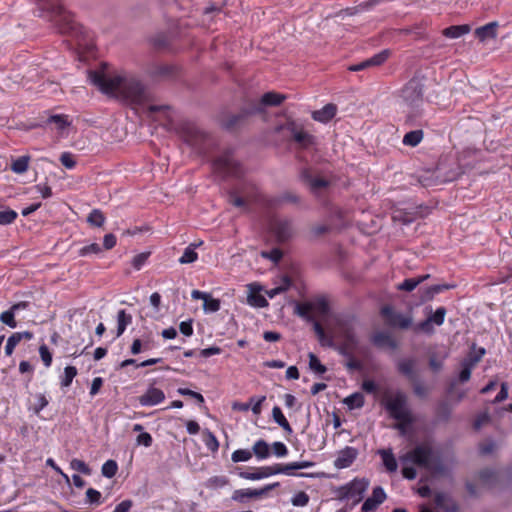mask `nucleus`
<instances>
[{
    "label": "nucleus",
    "mask_w": 512,
    "mask_h": 512,
    "mask_svg": "<svg viewBox=\"0 0 512 512\" xmlns=\"http://www.w3.org/2000/svg\"><path fill=\"white\" fill-rule=\"evenodd\" d=\"M88 78L105 95L136 105H143L151 100L148 88L134 76L109 77L103 71L89 70Z\"/></svg>",
    "instance_id": "nucleus-1"
},
{
    "label": "nucleus",
    "mask_w": 512,
    "mask_h": 512,
    "mask_svg": "<svg viewBox=\"0 0 512 512\" xmlns=\"http://www.w3.org/2000/svg\"><path fill=\"white\" fill-rule=\"evenodd\" d=\"M39 7L38 16H45L53 22L58 32L75 38L79 45H87L88 32L79 24L71 12L67 11L60 0H34Z\"/></svg>",
    "instance_id": "nucleus-2"
},
{
    "label": "nucleus",
    "mask_w": 512,
    "mask_h": 512,
    "mask_svg": "<svg viewBox=\"0 0 512 512\" xmlns=\"http://www.w3.org/2000/svg\"><path fill=\"white\" fill-rule=\"evenodd\" d=\"M425 78L413 76L398 92L399 103L406 113V123L413 124L422 116Z\"/></svg>",
    "instance_id": "nucleus-3"
},
{
    "label": "nucleus",
    "mask_w": 512,
    "mask_h": 512,
    "mask_svg": "<svg viewBox=\"0 0 512 512\" xmlns=\"http://www.w3.org/2000/svg\"><path fill=\"white\" fill-rule=\"evenodd\" d=\"M401 460L404 463L410 462L432 473L441 474L445 471L440 452L428 441L416 445L415 448L402 456Z\"/></svg>",
    "instance_id": "nucleus-4"
},
{
    "label": "nucleus",
    "mask_w": 512,
    "mask_h": 512,
    "mask_svg": "<svg viewBox=\"0 0 512 512\" xmlns=\"http://www.w3.org/2000/svg\"><path fill=\"white\" fill-rule=\"evenodd\" d=\"M213 172L222 180L240 178L244 174L242 165L234 158V150L225 149L212 160Z\"/></svg>",
    "instance_id": "nucleus-5"
},
{
    "label": "nucleus",
    "mask_w": 512,
    "mask_h": 512,
    "mask_svg": "<svg viewBox=\"0 0 512 512\" xmlns=\"http://www.w3.org/2000/svg\"><path fill=\"white\" fill-rule=\"evenodd\" d=\"M181 129L185 143L193 147L200 155L206 156L210 153L214 140L209 133L193 123H185Z\"/></svg>",
    "instance_id": "nucleus-6"
},
{
    "label": "nucleus",
    "mask_w": 512,
    "mask_h": 512,
    "mask_svg": "<svg viewBox=\"0 0 512 512\" xmlns=\"http://www.w3.org/2000/svg\"><path fill=\"white\" fill-rule=\"evenodd\" d=\"M369 480L366 478H354L352 481L336 488V498L340 501L353 500L350 509L362 501L365 492L369 487Z\"/></svg>",
    "instance_id": "nucleus-7"
},
{
    "label": "nucleus",
    "mask_w": 512,
    "mask_h": 512,
    "mask_svg": "<svg viewBox=\"0 0 512 512\" xmlns=\"http://www.w3.org/2000/svg\"><path fill=\"white\" fill-rule=\"evenodd\" d=\"M254 115H257V110L253 109L250 102H247L237 113H222L219 121L222 128L227 131H234L244 126L248 119Z\"/></svg>",
    "instance_id": "nucleus-8"
},
{
    "label": "nucleus",
    "mask_w": 512,
    "mask_h": 512,
    "mask_svg": "<svg viewBox=\"0 0 512 512\" xmlns=\"http://www.w3.org/2000/svg\"><path fill=\"white\" fill-rule=\"evenodd\" d=\"M383 405L396 421H411L412 413L407 405V396L403 392L397 391L393 397L386 398Z\"/></svg>",
    "instance_id": "nucleus-9"
},
{
    "label": "nucleus",
    "mask_w": 512,
    "mask_h": 512,
    "mask_svg": "<svg viewBox=\"0 0 512 512\" xmlns=\"http://www.w3.org/2000/svg\"><path fill=\"white\" fill-rule=\"evenodd\" d=\"M146 73L154 81L174 80L179 76L180 68L173 64L152 63Z\"/></svg>",
    "instance_id": "nucleus-10"
},
{
    "label": "nucleus",
    "mask_w": 512,
    "mask_h": 512,
    "mask_svg": "<svg viewBox=\"0 0 512 512\" xmlns=\"http://www.w3.org/2000/svg\"><path fill=\"white\" fill-rule=\"evenodd\" d=\"M271 231L278 243H286L295 235L294 223L290 218H278L271 224Z\"/></svg>",
    "instance_id": "nucleus-11"
},
{
    "label": "nucleus",
    "mask_w": 512,
    "mask_h": 512,
    "mask_svg": "<svg viewBox=\"0 0 512 512\" xmlns=\"http://www.w3.org/2000/svg\"><path fill=\"white\" fill-rule=\"evenodd\" d=\"M380 315L384 318L386 325L392 328L408 329L412 324L410 317L395 311L390 305H385L380 309Z\"/></svg>",
    "instance_id": "nucleus-12"
},
{
    "label": "nucleus",
    "mask_w": 512,
    "mask_h": 512,
    "mask_svg": "<svg viewBox=\"0 0 512 512\" xmlns=\"http://www.w3.org/2000/svg\"><path fill=\"white\" fill-rule=\"evenodd\" d=\"M279 486V482H274L267 484L260 489H238L233 492L231 499L239 503H245L248 499H256L266 496L270 491Z\"/></svg>",
    "instance_id": "nucleus-13"
},
{
    "label": "nucleus",
    "mask_w": 512,
    "mask_h": 512,
    "mask_svg": "<svg viewBox=\"0 0 512 512\" xmlns=\"http://www.w3.org/2000/svg\"><path fill=\"white\" fill-rule=\"evenodd\" d=\"M286 99V96L284 94L270 91L264 93L259 101H249L252 105L253 109L257 110V115L264 114L266 107H276L280 106L284 100Z\"/></svg>",
    "instance_id": "nucleus-14"
},
{
    "label": "nucleus",
    "mask_w": 512,
    "mask_h": 512,
    "mask_svg": "<svg viewBox=\"0 0 512 512\" xmlns=\"http://www.w3.org/2000/svg\"><path fill=\"white\" fill-rule=\"evenodd\" d=\"M390 54L391 51L389 49H384L358 64L349 66L348 70L357 72L368 69L370 67L381 66L389 58Z\"/></svg>",
    "instance_id": "nucleus-15"
},
{
    "label": "nucleus",
    "mask_w": 512,
    "mask_h": 512,
    "mask_svg": "<svg viewBox=\"0 0 512 512\" xmlns=\"http://www.w3.org/2000/svg\"><path fill=\"white\" fill-rule=\"evenodd\" d=\"M154 385L155 382L150 384L146 392L139 396L138 400L141 406H155L165 400L164 392Z\"/></svg>",
    "instance_id": "nucleus-16"
},
{
    "label": "nucleus",
    "mask_w": 512,
    "mask_h": 512,
    "mask_svg": "<svg viewBox=\"0 0 512 512\" xmlns=\"http://www.w3.org/2000/svg\"><path fill=\"white\" fill-rule=\"evenodd\" d=\"M387 498L384 489L381 486H376L369 496L362 504V512H374L379 505H381Z\"/></svg>",
    "instance_id": "nucleus-17"
},
{
    "label": "nucleus",
    "mask_w": 512,
    "mask_h": 512,
    "mask_svg": "<svg viewBox=\"0 0 512 512\" xmlns=\"http://www.w3.org/2000/svg\"><path fill=\"white\" fill-rule=\"evenodd\" d=\"M343 338L344 342L337 347V350L342 356H350L359 344L358 337L352 328H347L343 332Z\"/></svg>",
    "instance_id": "nucleus-18"
},
{
    "label": "nucleus",
    "mask_w": 512,
    "mask_h": 512,
    "mask_svg": "<svg viewBox=\"0 0 512 512\" xmlns=\"http://www.w3.org/2000/svg\"><path fill=\"white\" fill-rule=\"evenodd\" d=\"M358 456V450L351 446H346L338 452V456L334 460V466L338 469L350 467Z\"/></svg>",
    "instance_id": "nucleus-19"
},
{
    "label": "nucleus",
    "mask_w": 512,
    "mask_h": 512,
    "mask_svg": "<svg viewBox=\"0 0 512 512\" xmlns=\"http://www.w3.org/2000/svg\"><path fill=\"white\" fill-rule=\"evenodd\" d=\"M417 360L415 358H404L397 362V371L405 376L410 382H415L418 378L416 372Z\"/></svg>",
    "instance_id": "nucleus-20"
},
{
    "label": "nucleus",
    "mask_w": 512,
    "mask_h": 512,
    "mask_svg": "<svg viewBox=\"0 0 512 512\" xmlns=\"http://www.w3.org/2000/svg\"><path fill=\"white\" fill-rule=\"evenodd\" d=\"M370 341L377 348L387 347L391 350H396L398 348L397 341L389 333L384 331L373 333L370 337Z\"/></svg>",
    "instance_id": "nucleus-21"
},
{
    "label": "nucleus",
    "mask_w": 512,
    "mask_h": 512,
    "mask_svg": "<svg viewBox=\"0 0 512 512\" xmlns=\"http://www.w3.org/2000/svg\"><path fill=\"white\" fill-rule=\"evenodd\" d=\"M236 469L239 470V477L247 480H260L275 475L274 465L258 467L253 472L242 471L238 467Z\"/></svg>",
    "instance_id": "nucleus-22"
},
{
    "label": "nucleus",
    "mask_w": 512,
    "mask_h": 512,
    "mask_svg": "<svg viewBox=\"0 0 512 512\" xmlns=\"http://www.w3.org/2000/svg\"><path fill=\"white\" fill-rule=\"evenodd\" d=\"M301 179L310 186L312 193H317L319 190L329 186L328 180L320 177H314L308 169L302 170Z\"/></svg>",
    "instance_id": "nucleus-23"
},
{
    "label": "nucleus",
    "mask_w": 512,
    "mask_h": 512,
    "mask_svg": "<svg viewBox=\"0 0 512 512\" xmlns=\"http://www.w3.org/2000/svg\"><path fill=\"white\" fill-rule=\"evenodd\" d=\"M337 113V106L333 103L326 104L322 109L312 112V119L320 123H328Z\"/></svg>",
    "instance_id": "nucleus-24"
},
{
    "label": "nucleus",
    "mask_w": 512,
    "mask_h": 512,
    "mask_svg": "<svg viewBox=\"0 0 512 512\" xmlns=\"http://www.w3.org/2000/svg\"><path fill=\"white\" fill-rule=\"evenodd\" d=\"M446 289H448V284L432 285L425 288L420 287L417 291L419 294V302L417 304H422L433 299L436 294Z\"/></svg>",
    "instance_id": "nucleus-25"
},
{
    "label": "nucleus",
    "mask_w": 512,
    "mask_h": 512,
    "mask_svg": "<svg viewBox=\"0 0 512 512\" xmlns=\"http://www.w3.org/2000/svg\"><path fill=\"white\" fill-rule=\"evenodd\" d=\"M313 312V303L311 301L296 303L294 313L309 323L316 320Z\"/></svg>",
    "instance_id": "nucleus-26"
},
{
    "label": "nucleus",
    "mask_w": 512,
    "mask_h": 512,
    "mask_svg": "<svg viewBox=\"0 0 512 512\" xmlns=\"http://www.w3.org/2000/svg\"><path fill=\"white\" fill-rule=\"evenodd\" d=\"M497 22H490L484 26L478 27L475 30V36L480 41H485L487 39H493L497 36Z\"/></svg>",
    "instance_id": "nucleus-27"
},
{
    "label": "nucleus",
    "mask_w": 512,
    "mask_h": 512,
    "mask_svg": "<svg viewBox=\"0 0 512 512\" xmlns=\"http://www.w3.org/2000/svg\"><path fill=\"white\" fill-rule=\"evenodd\" d=\"M292 140L302 149H308L316 143L315 136L306 132L304 128L296 133Z\"/></svg>",
    "instance_id": "nucleus-28"
},
{
    "label": "nucleus",
    "mask_w": 512,
    "mask_h": 512,
    "mask_svg": "<svg viewBox=\"0 0 512 512\" xmlns=\"http://www.w3.org/2000/svg\"><path fill=\"white\" fill-rule=\"evenodd\" d=\"M24 306H25L24 302L14 304L13 306H11L10 309L1 313L0 321L3 324L9 326L10 328H15L17 326V322L15 320V310H18L20 307H24Z\"/></svg>",
    "instance_id": "nucleus-29"
},
{
    "label": "nucleus",
    "mask_w": 512,
    "mask_h": 512,
    "mask_svg": "<svg viewBox=\"0 0 512 512\" xmlns=\"http://www.w3.org/2000/svg\"><path fill=\"white\" fill-rule=\"evenodd\" d=\"M378 454L381 456L383 465L385 466L386 470L390 473L396 472L398 464L392 450L381 449L378 451Z\"/></svg>",
    "instance_id": "nucleus-30"
},
{
    "label": "nucleus",
    "mask_w": 512,
    "mask_h": 512,
    "mask_svg": "<svg viewBox=\"0 0 512 512\" xmlns=\"http://www.w3.org/2000/svg\"><path fill=\"white\" fill-rule=\"evenodd\" d=\"M255 455L257 459H267L271 455L270 445L264 440H257L252 447V455Z\"/></svg>",
    "instance_id": "nucleus-31"
},
{
    "label": "nucleus",
    "mask_w": 512,
    "mask_h": 512,
    "mask_svg": "<svg viewBox=\"0 0 512 512\" xmlns=\"http://www.w3.org/2000/svg\"><path fill=\"white\" fill-rule=\"evenodd\" d=\"M151 44L157 51H166L170 49L171 38L166 33H158L151 38Z\"/></svg>",
    "instance_id": "nucleus-32"
},
{
    "label": "nucleus",
    "mask_w": 512,
    "mask_h": 512,
    "mask_svg": "<svg viewBox=\"0 0 512 512\" xmlns=\"http://www.w3.org/2000/svg\"><path fill=\"white\" fill-rule=\"evenodd\" d=\"M312 324L320 344L322 346L334 347V341L332 337L326 334L323 326L317 320L313 321Z\"/></svg>",
    "instance_id": "nucleus-33"
},
{
    "label": "nucleus",
    "mask_w": 512,
    "mask_h": 512,
    "mask_svg": "<svg viewBox=\"0 0 512 512\" xmlns=\"http://www.w3.org/2000/svg\"><path fill=\"white\" fill-rule=\"evenodd\" d=\"M486 350L483 347H476L475 344L472 345L470 352L463 358V361L468 363L470 366H475L485 355Z\"/></svg>",
    "instance_id": "nucleus-34"
},
{
    "label": "nucleus",
    "mask_w": 512,
    "mask_h": 512,
    "mask_svg": "<svg viewBox=\"0 0 512 512\" xmlns=\"http://www.w3.org/2000/svg\"><path fill=\"white\" fill-rule=\"evenodd\" d=\"M430 277L429 274L421 275L414 278L405 279L401 284L398 285L399 290L411 292L421 283H423L426 279Z\"/></svg>",
    "instance_id": "nucleus-35"
},
{
    "label": "nucleus",
    "mask_w": 512,
    "mask_h": 512,
    "mask_svg": "<svg viewBox=\"0 0 512 512\" xmlns=\"http://www.w3.org/2000/svg\"><path fill=\"white\" fill-rule=\"evenodd\" d=\"M272 417L273 420L287 433H292L293 430L291 428V425L287 421L286 417L284 416L281 408L279 406H274L272 409Z\"/></svg>",
    "instance_id": "nucleus-36"
},
{
    "label": "nucleus",
    "mask_w": 512,
    "mask_h": 512,
    "mask_svg": "<svg viewBox=\"0 0 512 512\" xmlns=\"http://www.w3.org/2000/svg\"><path fill=\"white\" fill-rule=\"evenodd\" d=\"M131 323L132 315L127 313L124 309L119 310L117 314V337H120Z\"/></svg>",
    "instance_id": "nucleus-37"
},
{
    "label": "nucleus",
    "mask_w": 512,
    "mask_h": 512,
    "mask_svg": "<svg viewBox=\"0 0 512 512\" xmlns=\"http://www.w3.org/2000/svg\"><path fill=\"white\" fill-rule=\"evenodd\" d=\"M418 180L423 187H433L437 186L440 183L446 182V179L439 180L435 171H426L425 173L419 176Z\"/></svg>",
    "instance_id": "nucleus-38"
},
{
    "label": "nucleus",
    "mask_w": 512,
    "mask_h": 512,
    "mask_svg": "<svg viewBox=\"0 0 512 512\" xmlns=\"http://www.w3.org/2000/svg\"><path fill=\"white\" fill-rule=\"evenodd\" d=\"M274 471H275V475L286 474V475H295V476H299V477H313V474H310V473H298V474L294 473L293 471H295V469H294L293 462L288 463V464L276 463V464H274Z\"/></svg>",
    "instance_id": "nucleus-39"
},
{
    "label": "nucleus",
    "mask_w": 512,
    "mask_h": 512,
    "mask_svg": "<svg viewBox=\"0 0 512 512\" xmlns=\"http://www.w3.org/2000/svg\"><path fill=\"white\" fill-rule=\"evenodd\" d=\"M423 139V131L421 129L412 130L403 137V144L410 147L417 146Z\"/></svg>",
    "instance_id": "nucleus-40"
},
{
    "label": "nucleus",
    "mask_w": 512,
    "mask_h": 512,
    "mask_svg": "<svg viewBox=\"0 0 512 512\" xmlns=\"http://www.w3.org/2000/svg\"><path fill=\"white\" fill-rule=\"evenodd\" d=\"M30 159L31 158L29 155L18 157L17 159L13 160L11 164V170L16 174L25 173L29 168Z\"/></svg>",
    "instance_id": "nucleus-41"
},
{
    "label": "nucleus",
    "mask_w": 512,
    "mask_h": 512,
    "mask_svg": "<svg viewBox=\"0 0 512 512\" xmlns=\"http://www.w3.org/2000/svg\"><path fill=\"white\" fill-rule=\"evenodd\" d=\"M478 478L483 485L491 487L496 482V471L491 468H484L479 471Z\"/></svg>",
    "instance_id": "nucleus-42"
},
{
    "label": "nucleus",
    "mask_w": 512,
    "mask_h": 512,
    "mask_svg": "<svg viewBox=\"0 0 512 512\" xmlns=\"http://www.w3.org/2000/svg\"><path fill=\"white\" fill-rule=\"evenodd\" d=\"M364 402V396L360 392H355L344 399V403L350 410L362 408Z\"/></svg>",
    "instance_id": "nucleus-43"
},
{
    "label": "nucleus",
    "mask_w": 512,
    "mask_h": 512,
    "mask_svg": "<svg viewBox=\"0 0 512 512\" xmlns=\"http://www.w3.org/2000/svg\"><path fill=\"white\" fill-rule=\"evenodd\" d=\"M248 304L253 307L264 308L269 305L266 298L259 291H251L247 297Z\"/></svg>",
    "instance_id": "nucleus-44"
},
{
    "label": "nucleus",
    "mask_w": 512,
    "mask_h": 512,
    "mask_svg": "<svg viewBox=\"0 0 512 512\" xmlns=\"http://www.w3.org/2000/svg\"><path fill=\"white\" fill-rule=\"evenodd\" d=\"M309 357V368L316 374L322 375L326 373L327 367L321 363L319 358L312 352L308 354Z\"/></svg>",
    "instance_id": "nucleus-45"
},
{
    "label": "nucleus",
    "mask_w": 512,
    "mask_h": 512,
    "mask_svg": "<svg viewBox=\"0 0 512 512\" xmlns=\"http://www.w3.org/2000/svg\"><path fill=\"white\" fill-rule=\"evenodd\" d=\"M196 244H190L185 250L183 255L180 257L179 262L181 264H190L198 259V254L195 252Z\"/></svg>",
    "instance_id": "nucleus-46"
},
{
    "label": "nucleus",
    "mask_w": 512,
    "mask_h": 512,
    "mask_svg": "<svg viewBox=\"0 0 512 512\" xmlns=\"http://www.w3.org/2000/svg\"><path fill=\"white\" fill-rule=\"evenodd\" d=\"M105 219V215L101 210L93 209L87 217V222L91 226L102 227L105 222Z\"/></svg>",
    "instance_id": "nucleus-47"
},
{
    "label": "nucleus",
    "mask_w": 512,
    "mask_h": 512,
    "mask_svg": "<svg viewBox=\"0 0 512 512\" xmlns=\"http://www.w3.org/2000/svg\"><path fill=\"white\" fill-rule=\"evenodd\" d=\"M77 368L75 366H66L64 369V375L61 378L60 385L62 388L69 387L73 379L77 375Z\"/></svg>",
    "instance_id": "nucleus-48"
},
{
    "label": "nucleus",
    "mask_w": 512,
    "mask_h": 512,
    "mask_svg": "<svg viewBox=\"0 0 512 512\" xmlns=\"http://www.w3.org/2000/svg\"><path fill=\"white\" fill-rule=\"evenodd\" d=\"M303 125L296 122L293 119H287V121L281 125L278 130H285L289 133L291 139L298 133L301 129H303Z\"/></svg>",
    "instance_id": "nucleus-49"
},
{
    "label": "nucleus",
    "mask_w": 512,
    "mask_h": 512,
    "mask_svg": "<svg viewBox=\"0 0 512 512\" xmlns=\"http://www.w3.org/2000/svg\"><path fill=\"white\" fill-rule=\"evenodd\" d=\"M118 471V464L115 460L109 459L102 465V475L107 478H112Z\"/></svg>",
    "instance_id": "nucleus-50"
},
{
    "label": "nucleus",
    "mask_w": 512,
    "mask_h": 512,
    "mask_svg": "<svg viewBox=\"0 0 512 512\" xmlns=\"http://www.w3.org/2000/svg\"><path fill=\"white\" fill-rule=\"evenodd\" d=\"M18 217L16 211L11 208L0 211V225L6 226L12 224Z\"/></svg>",
    "instance_id": "nucleus-51"
},
{
    "label": "nucleus",
    "mask_w": 512,
    "mask_h": 512,
    "mask_svg": "<svg viewBox=\"0 0 512 512\" xmlns=\"http://www.w3.org/2000/svg\"><path fill=\"white\" fill-rule=\"evenodd\" d=\"M313 303V311L318 312L322 315L329 313L330 307L328 301L324 297H318L311 301Z\"/></svg>",
    "instance_id": "nucleus-52"
},
{
    "label": "nucleus",
    "mask_w": 512,
    "mask_h": 512,
    "mask_svg": "<svg viewBox=\"0 0 512 512\" xmlns=\"http://www.w3.org/2000/svg\"><path fill=\"white\" fill-rule=\"evenodd\" d=\"M252 458V450L238 449L235 450L231 455V460L234 463L246 462Z\"/></svg>",
    "instance_id": "nucleus-53"
},
{
    "label": "nucleus",
    "mask_w": 512,
    "mask_h": 512,
    "mask_svg": "<svg viewBox=\"0 0 512 512\" xmlns=\"http://www.w3.org/2000/svg\"><path fill=\"white\" fill-rule=\"evenodd\" d=\"M230 483L226 476H213L207 480L206 486L211 489L222 488Z\"/></svg>",
    "instance_id": "nucleus-54"
},
{
    "label": "nucleus",
    "mask_w": 512,
    "mask_h": 512,
    "mask_svg": "<svg viewBox=\"0 0 512 512\" xmlns=\"http://www.w3.org/2000/svg\"><path fill=\"white\" fill-rule=\"evenodd\" d=\"M471 30L470 25H450V38H459L465 34H468Z\"/></svg>",
    "instance_id": "nucleus-55"
},
{
    "label": "nucleus",
    "mask_w": 512,
    "mask_h": 512,
    "mask_svg": "<svg viewBox=\"0 0 512 512\" xmlns=\"http://www.w3.org/2000/svg\"><path fill=\"white\" fill-rule=\"evenodd\" d=\"M204 442H205L206 447L211 452H216L219 448V442H218L216 436L209 430L205 431Z\"/></svg>",
    "instance_id": "nucleus-56"
},
{
    "label": "nucleus",
    "mask_w": 512,
    "mask_h": 512,
    "mask_svg": "<svg viewBox=\"0 0 512 512\" xmlns=\"http://www.w3.org/2000/svg\"><path fill=\"white\" fill-rule=\"evenodd\" d=\"M71 469L78 471L84 475H90L91 474V468L82 460L80 459H72L70 462Z\"/></svg>",
    "instance_id": "nucleus-57"
},
{
    "label": "nucleus",
    "mask_w": 512,
    "mask_h": 512,
    "mask_svg": "<svg viewBox=\"0 0 512 512\" xmlns=\"http://www.w3.org/2000/svg\"><path fill=\"white\" fill-rule=\"evenodd\" d=\"M261 255L277 264L283 258V251L280 248H273L270 251H263Z\"/></svg>",
    "instance_id": "nucleus-58"
},
{
    "label": "nucleus",
    "mask_w": 512,
    "mask_h": 512,
    "mask_svg": "<svg viewBox=\"0 0 512 512\" xmlns=\"http://www.w3.org/2000/svg\"><path fill=\"white\" fill-rule=\"evenodd\" d=\"M220 300L213 298L211 295L208 296V298L205 299L203 304V309L206 312H217L220 310Z\"/></svg>",
    "instance_id": "nucleus-59"
},
{
    "label": "nucleus",
    "mask_w": 512,
    "mask_h": 512,
    "mask_svg": "<svg viewBox=\"0 0 512 512\" xmlns=\"http://www.w3.org/2000/svg\"><path fill=\"white\" fill-rule=\"evenodd\" d=\"M496 449V443L493 439H486L479 444V453L483 456L492 454Z\"/></svg>",
    "instance_id": "nucleus-60"
},
{
    "label": "nucleus",
    "mask_w": 512,
    "mask_h": 512,
    "mask_svg": "<svg viewBox=\"0 0 512 512\" xmlns=\"http://www.w3.org/2000/svg\"><path fill=\"white\" fill-rule=\"evenodd\" d=\"M177 392L182 396H190L191 398L195 399L199 406H202L205 402L204 397L202 394L193 391L188 388H178Z\"/></svg>",
    "instance_id": "nucleus-61"
},
{
    "label": "nucleus",
    "mask_w": 512,
    "mask_h": 512,
    "mask_svg": "<svg viewBox=\"0 0 512 512\" xmlns=\"http://www.w3.org/2000/svg\"><path fill=\"white\" fill-rule=\"evenodd\" d=\"M461 370H460V373L458 375V381L460 383H464V382H467L470 377H471V371L473 369V366H470L468 363H466L465 361H461Z\"/></svg>",
    "instance_id": "nucleus-62"
},
{
    "label": "nucleus",
    "mask_w": 512,
    "mask_h": 512,
    "mask_svg": "<svg viewBox=\"0 0 512 512\" xmlns=\"http://www.w3.org/2000/svg\"><path fill=\"white\" fill-rule=\"evenodd\" d=\"M270 449L272 450L273 454L277 457H285L288 455L289 452L287 446L280 441L272 443Z\"/></svg>",
    "instance_id": "nucleus-63"
},
{
    "label": "nucleus",
    "mask_w": 512,
    "mask_h": 512,
    "mask_svg": "<svg viewBox=\"0 0 512 512\" xmlns=\"http://www.w3.org/2000/svg\"><path fill=\"white\" fill-rule=\"evenodd\" d=\"M149 256H150V252H142V253L137 254L132 259V266L136 270H140L147 262Z\"/></svg>",
    "instance_id": "nucleus-64"
}]
</instances>
